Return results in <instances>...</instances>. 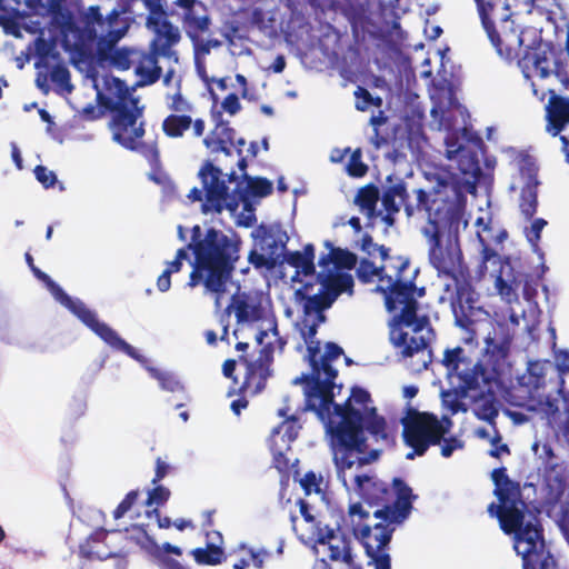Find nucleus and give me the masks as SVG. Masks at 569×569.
Here are the masks:
<instances>
[{
    "instance_id": "f257e3e1",
    "label": "nucleus",
    "mask_w": 569,
    "mask_h": 569,
    "mask_svg": "<svg viewBox=\"0 0 569 569\" xmlns=\"http://www.w3.org/2000/svg\"><path fill=\"white\" fill-rule=\"evenodd\" d=\"M417 193L418 210L425 211L428 218L422 233L429 246V262L439 276L456 280V292L451 298L455 323L466 332L463 340L471 343L477 340L479 323L489 315L476 306L477 293L472 286L458 281L462 266L459 232L468 226L465 219L467 197L458 183L448 181H440L432 192L419 189Z\"/></svg>"
},
{
    "instance_id": "f03ea898",
    "label": "nucleus",
    "mask_w": 569,
    "mask_h": 569,
    "mask_svg": "<svg viewBox=\"0 0 569 569\" xmlns=\"http://www.w3.org/2000/svg\"><path fill=\"white\" fill-rule=\"evenodd\" d=\"M353 480L361 501L349 506L348 517L352 532L362 543L376 569H391L387 548L395 526L402 523L410 516L417 496L408 483L398 477L392 479L391 485L375 475H357Z\"/></svg>"
},
{
    "instance_id": "7ed1b4c3",
    "label": "nucleus",
    "mask_w": 569,
    "mask_h": 569,
    "mask_svg": "<svg viewBox=\"0 0 569 569\" xmlns=\"http://www.w3.org/2000/svg\"><path fill=\"white\" fill-rule=\"evenodd\" d=\"M493 495L487 511L496 517L506 535L515 536V550L522 558V569H557V560L547 547L543 528L537 517L525 521L527 503L522 499L520 483L510 479L507 469L492 470Z\"/></svg>"
},
{
    "instance_id": "20e7f679",
    "label": "nucleus",
    "mask_w": 569,
    "mask_h": 569,
    "mask_svg": "<svg viewBox=\"0 0 569 569\" xmlns=\"http://www.w3.org/2000/svg\"><path fill=\"white\" fill-rule=\"evenodd\" d=\"M371 402L370 393L361 387H352L349 398L338 405L332 401L327 417H318L325 422L336 446L335 462L338 479L345 487L352 483L356 491L353 467L361 468L378 459L380 451H368L367 439L363 435V412Z\"/></svg>"
},
{
    "instance_id": "39448f33",
    "label": "nucleus",
    "mask_w": 569,
    "mask_h": 569,
    "mask_svg": "<svg viewBox=\"0 0 569 569\" xmlns=\"http://www.w3.org/2000/svg\"><path fill=\"white\" fill-rule=\"evenodd\" d=\"M397 260L395 277L381 278L375 291L382 293L388 312L398 311L393 318L395 321L413 330L411 336L405 331L392 336L393 345L401 348V353L406 358L427 350V360H423V368L427 369L431 361V350L428 349L429 338L421 335V331L429 326V319L427 316H418L419 303L415 296L419 270L411 268L409 259L398 258Z\"/></svg>"
},
{
    "instance_id": "423d86ee",
    "label": "nucleus",
    "mask_w": 569,
    "mask_h": 569,
    "mask_svg": "<svg viewBox=\"0 0 569 569\" xmlns=\"http://www.w3.org/2000/svg\"><path fill=\"white\" fill-rule=\"evenodd\" d=\"M192 271L189 286L203 284L206 290L217 295L216 307H220V295L226 291L228 281L240 259L241 240L231 238L213 227L204 233L199 224L191 229Z\"/></svg>"
},
{
    "instance_id": "0eeeda50",
    "label": "nucleus",
    "mask_w": 569,
    "mask_h": 569,
    "mask_svg": "<svg viewBox=\"0 0 569 569\" xmlns=\"http://www.w3.org/2000/svg\"><path fill=\"white\" fill-rule=\"evenodd\" d=\"M114 97L101 98V106L110 113L109 130L112 140L122 148L140 152L152 168L160 166V152L156 143H144L146 134L143 120L144 106L140 99L126 86L116 79Z\"/></svg>"
},
{
    "instance_id": "6e6552de",
    "label": "nucleus",
    "mask_w": 569,
    "mask_h": 569,
    "mask_svg": "<svg viewBox=\"0 0 569 569\" xmlns=\"http://www.w3.org/2000/svg\"><path fill=\"white\" fill-rule=\"evenodd\" d=\"M517 63L529 82L532 94L540 101L545 100L546 91H539L533 81L535 77L545 80L553 74L560 81L562 90H569L568 62L562 51L551 42L539 41L528 46Z\"/></svg>"
},
{
    "instance_id": "1a4fd4ad",
    "label": "nucleus",
    "mask_w": 569,
    "mask_h": 569,
    "mask_svg": "<svg viewBox=\"0 0 569 569\" xmlns=\"http://www.w3.org/2000/svg\"><path fill=\"white\" fill-rule=\"evenodd\" d=\"M172 4L179 11L172 10L171 14L180 18L182 28L192 43L196 61L222 46L219 39L211 36V17L208 7L201 0H174Z\"/></svg>"
},
{
    "instance_id": "9d476101",
    "label": "nucleus",
    "mask_w": 569,
    "mask_h": 569,
    "mask_svg": "<svg viewBox=\"0 0 569 569\" xmlns=\"http://www.w3.org/2000/svg\"><path fill=\"white\" fill-rule=\"evenodd\" d=\"M450 426L451 420L447 417L439 420L435 413L411 410L402 419L403 442L412 449L406 458L411 460L416 456H423L431 446L440 445Z\"/></svg>"
},
{
    "instance_id": "9b49d317",
    "label": "nucleus",
    "mask_w": 569,
    "mask_h": 569,
    "mask_svg": "<svg viewBox=\"0 0 569 569\" xmlns=\"http://www.w3.org/2000/svg\"><path fill=\"white\" fill-rule=\"evenodd\" d=\"M343 355V349L335 342H327L325 353L319 362V386L310 388L307 391V409L313 411L318 417H327L329 408L332 405L335 380L338 370L331 362Z\"/></svg>"
},
{
    "instance_id": "f8f14e48",
    "label": "nucleus",
    "mask_w": 569,
    "mask_h": 569,
    "mask_svg": "<svg viewBox=\"0 0 569 569\" xmlns=\"http://www.w3.org/2000/svg\"><path fill=\"white\" fill-rule=\"evenodd\" d=\"M153 32V39L150 43V51L137 49L134 58V72L140 77L141 84H153L156 83L161 74L162 69L158 64V58L160 56L170 58L172 47L176 46L180 39L179 28L173 26V38L170 40L167 38V28L149 29Z\"/></svg>"
},
{
    "instance_id": "ddd939ff",
    "label": "nucleus",
    "mask_w": 569,
    "mask_h": 569,
    "mask_svg": "<svg viewBox=\"0 0 569 569\" xmlns=\"http://www.w3.org/2000/svg\"><path fill=\"white\" fill-rule=\"evenodd\" d=\"M63 307L77 316L88 328L99 336L110 347L134 357V349L124 341L111 327L99 321L97 315L81 300L71 298L63 289L54 297Z\"/></svg>"
},
{
    "instance_id": "4468645a",
    "label": "nucleus",
    "mask_w": 569,
    "mask_h": 569,
    "mask_svg": "<svg viewBox=\"0 0 569 569\" xmlns=\"http://www.w3.org/2000/svg\"><path fill=\"white\" fill-rule=\"evenodd\" d=\"M202 189L192 188L188 194L191 201H201L203 191L206 192V201L212 210L221 212L228 198V187L221 179L222 172L211 161H206L198 173Z\"/></svg>"
},
{
    "instance_id": "2eb2a0df",
    "label": "nucleus",
    "mask_w": 569,
    "mask_h": 569,
    "mask_svg": "<svg viewBox=\"0 0 569 569\" xmlns=\"http://www.w3.org/2000/svg\"><path fill=\"white\" fill-rule=\"evenodd\" d=\"M549 100L545 108V130L551 137L569 136V98L560 96L555 89H548Z\"/></svg>"
},
{
    "instance_id": "dca6fc26",
    "label": "nucleus",
    "mask_w": 569,
    "mask_h": 569,
    "mask_svg": "<svg viewBox=\"0 0 569 569\" xmlns=\"http://www.w3.org/2000/svg\"><path fill=\"white\" fill-rule=\"evenodd\" d=\"M239 362L246 367L243 381L238 390L231 389L228 396L234 393L257 396L261 393L266 389L268 379L272 376V368L251 360L246 355L239 356Z\"/></svg>"
},
{
    "instance_id": "f3484780",
    "label": "nucleus",
    "mask_w": 569,
    "mask_h": 569,
    "mask_svg": "<svg viewBox=\"0 0 569 569\" xmlns=\"http://www.w3.org/2000/svg\"><path fill=\"white\" fill-rule=\"evenodd\" d=\"M481 383H483L481 380V371L476 370L469 375L465 373L462 380H458L457 387L441 392L443 406L447 407L452 415L466 412L467 406L462 400L468 397L469 391L479 389Z\"/></svg>"
},
{
    "instance_id": "a211bd4d",
    "label": "nucleus",
    "mask_w": 569,
    "mask_h": 569,
    "mask_svg": "<svg viewBox=\"0 0 569 569\" xmlns=\"http://www.w3.org/2000/svg\"><path fill=\"white\" fill-rule=\"evenodd\" d=\"M230 305L238 323L257 322L263 319L264 308L261 297L252 292H238L231 297Z\"/></svg>"
},
{
    "instance_id": "6ab92c4d",
    "label": "nucleus",
    "mask_w": 569,
    "mask_h": 569,
    "mask_svg": "<svg viewBox=\"0 0 569 569\" xmlns=\"http://www.w3.org/2000/svg\"><path fill=\"white\" fill-rule=\"evenodd\" d=\"M442 365L446 367L447 372L451 377H457L462 380V376L472 373L473 371H481L482 382H487V370L480 361L472 362L465 356V350L461 347L446 349L443 352Z\"/></svg>"
},
{
    "instance_id": "aec40b11",
    "label": "nucleus",
    "mask_w": 569,
    "mask_h": 569,
    "mask_svg": "<svg viewBox=\"0 0 569 569\" xmlns=\"http://www.w3.org/2000/svg\"><path fill=\"white\" fill-rule=\"evenodd\" d=\"M192 128L193 136L200 138L206 130V122L201 118L192 119L189 114L171 113L162 121V131L168 138L183 137L184 132Z\"/></svg>"
},
{
    "instance_id": "412c9836",
    "label": "nucleus",
    "mask_w": 569,
    "mask_h": 569,
    "mask_svg": "<svg viewBox=\"0 0 569 569\" xmlns=\"http://www.w3.org/2000/svg\"><path fill=\"white\" fill-rule=\"evenodd\" d=\"M317 542L328 546L330 560L353 565L350 541L345 536L337 535L333 529L327 528L325 531L319 529Z\"/></svg>"
},
{
    "instance_id": "4be33fe9",
    "label": "nucleus",
    "mask_w": 569,
    "mask_h": 569,
    "mask_svg": "<svg viewBox=\"0 0 569 569\" xmlns=\"http://www.w3.org/2000/svg\"><path fill=\"white\" fill-rule=\"evenodd\" d=\"M109 43L98 42L97 57L99 61H108L111 67L124 71L134 66L136 48H114Z\"/></svg>"
},
{
    "instance_id": "5701e85b",
    "label": "nucleus",
    "mask_w": 569,
    "mask_h": 569,
    "mask_svg": "<svg viewBox=\"0 0 569 569\" xmlns=\"http://www.w3.org/2000/svg\"><path fill=\"white\" fill-rule=\"evenodd\" d=\"M109 532L99 528L79 546V553L87 560H106L114 557L116 552L106 542Z\"/></svg>"
},
{
    "instance_id": "b1692460",
    "label": "nucleus",
    "mask_w": 569,
    "mask_h": 569,
    "mask_svg": "<svg viewBox=\"0 0 569 569\" xmlns=\"http://www.w3.org/2000/svg\"><path fill=\"white\" fill-rule=\"evenodd\" d=\"M234 136L236 130L229 126V122L221 120L203 139V143L212 153L222 152L226 156H231Z\"/></svg>"
},
{
    "instance_id": "393cba45",
    "label": "nucleus",
    "mask_w": 569,
    "mask_h": 569,
    "mask_svg": "<svg viewBox=\"0 0 569 569\" xmlns=\"http://www.w3.org/2000/svg\"><path fill=\"white\" fill-rule=\"evenodd\" d=\"M124 11L112 9L106 17V21L100 30L101 38L98 42L116 46L118 41L124 37L129 29L127 19L121 14Z\"/></svg>"
},
{
    "instance_id": "a878e982",
    "label": "nucleus",
    "mask_w": 569,
    "mask_h": 569,
    "mask_svg": "<svg viewBox=\"0 0 569 569\" xmlns=\"http://www.w3.org/2000/svg\"><path fill=\"white\" fill-rule=\"evenodd\" d=\"M307 343V359L311 368L310 373L302 375L295 380V383L305 385V396L307 391H310L311 387L319 386V362H320V349L321 343L319 340L313 339L311 341H305Z\"/></svg>"
},
{
    "instance_id": "bb28decb",
    "label": "nucleus",
    "mask_w": 569,
    "mask_h": 569,
    "mask_svg": "<svg viewBox=\"0 0 569 569\" xmlns=\"http://www.w3.org/2000/svg\"><path fill=\"white\" fill-rule=\"evenodd\" d=\"M325 247L329 249V253L319 259L320 266H327L329 262H332L338 269L351 270L356 268L358 263L356 253L348 249L336 248L329 240L325 241Z\"/></svg>"
},
{
    "instance_id": "cd10ccee",
    "label": "nucleus",
    "mask_w": 569,
    "mask_h": 569,
    "mask_svg": "<svg viewBox=\"0 0 569 569\" xmlns=\"http://www.w3.org/2000/svg\"><path fill=\"white\" fill-rule=\"evenodd\" d=\"M296 295L303 300V313L306 316L313 312L325 311L335 302L323 283H321V288L316 295H306L301 290H297Z\"/></svg>"
},
{
    "instance_id": "c85d7f7f",
    "label": "nucleus",
    "mask_w": 569,
    "mask_h": 569,
    "mask_svg": "<svg viewBox=\"0 0 569 569\" xmlns=\"http://www.w3.org/2000/svg\"><path fill=\"white\" fill-rule=\"evenodd\" d=\"M363 427L376 440H383L387 443L393 441V437L388 432L386 419L377 413L375 407L368 410L367 419H363Z\"/></svg>"
},
{
    "instance_id": "c756f323",
    "label": "nucleus",
    "mask_w": 569,
    "mask_h": 569,
    "mask_svg": "<svg viewBox=\"0 0 569 569\" xmlns=\"http://www.w3.org/2000/svg\"><path fill=\"white\" fill-rule=\"evenodd\" d=\"M379 197V188L373 183H369L358 190L355 202L368 217H372L376 213Z\"/></svg>"
},
{
    "instance_id": "7c9ffc66",
    "label": "nucleus",
    "mask_w": 569,
    "mask_h": 569,
    "mask_svg": "<svg viewBox=\"0 0 569 569\" xmlns=\"http://www.w3.org/2000/svg\"><path fill=\"white\" fill-rule=\"evenodd\" d=\"M278 415L280 417H286V419L273 429L272 436H281V439L289 447V445L298 438L301 425L296 416L287 417V411L284 409H280Z\"/></svg>"
},
{
    "instance_id": "2f4dec72",
    "label": "nucleus",
    "mask_w": 569,
    "mask_h": 569,
    "mask_svg": "<svg viewBox=\"0 0 569 569\" xmlns=\"http://www.w3.org/2000/svg\"><path fill=\"white\" fill-rule=\"evenodd\" d=\"M529 411L541 413L548 421H553L559 416L558 400L550 395L531 398L527 406Z\"/></svg>"
},
{
    "instance_id": "473e14b6",
    "label": "nucleus",
    "mask_w": 569,
    "mask_h": 569,
    "mask_svg": "<svg viewBox=\"0 0 569 569\" xmlns=\"http://www.w3.org/2000/svg\"><path fill=\"white\" fill-rule=\"evenodd\" d=\"M192 555L199 565L217 566L224 559L223 549L214 543H208L206 548H196Z\"/></svg>"
},
{
    "instance_id": "72a5a7b5",
    "label": "nucleus",
    "mask_w": 569,
    "mask_h": 569,
    "mask_svg": "<svg viewBox=\"0 0 569 569\" xmlns=\"http://www.w3.org/2000/svg\"><path fill=\"white\" fill-rule=\"evenodd\" d=\"M322 283L336 301L342 292H352L353 278L349 273H339L337 276L326 278Z\"/></svg>"
},
{
    "instance_id": "f704fd0d",
    "label": "nucleus",
    "mask_w": 569,
    "mask_h": 569,
    "mask_svg": "<svg viewBox=\"0 0 569 569\" xmlns=\"http://www.w3.org/2000/svg\"><path fill=\"white\" fill-rule=\"evenodd\" d=\"M385 269V266L377 267L372 261L363 258L356 269V276L362 283H371L376 278L378 279V283H380V279L387 277L383 274Z\"/></svg>"
},
{
    "instance_id": "c9c22d12",
    "label": "nucleus",
    "mask_w": 569,
    "mask_h": 569,
    "mask_svg": "<svg viewBox=\"0 0 569 569\" xmlns=\"http://www.w3.org/2000/svg\"><path fill=\"white\" fill-rule=\"evenodd\" d=\"M537 187L538 186L526 184L521 189L519 207L521 213L525 216L526 219H531L537 212Z\"/></svg>"
},
{
    "instance_id": "e433bc0d",
    "label": "nucleus",
    "mask_w": 569,
    "mask_h": 569,
    "mask_svg": "<svg viewBox=\"0 0 569 569\" xmlns=\"http://www.w3.org/2000/svg\"><path fill=\"white\" fill-rule=\"evenodd\" d=\"M260 250L264 251L268 256L274 257L276 266L282 263V258L286 253L283 250L286 249L284 242L282 240L276 239L272 234L266 233L260 240Z\"/></svg>"
},
{
    "instance_id": "4c0bfd02",
    "label": "nucleus",
    "mask_w": 569,
    "mask_h": 569,
    "mask_svg": "<svg viewBox=\"0 0 569 569\" xmlns=\"http://www.w3.org/2000/svg\"><path fill=\"white\" fill-rule=\"evenodd\" d=\"M247 180V190L252 197L264 198L272 193V182L263 177H249L247 173L243 174Z\"/></svg>"
},
{
    "instance_id": "58836bf2",
    "label": "nucleus",
    "mask_w": 569,
    "mask_h": 569,
    "mask_svg": "<svg viewBox=\"0 0 569 569\" xmlns=\"http://www.w3.org/2000/svg\"><path fill=\"white\" fill-rule=\"evenodd\" d=\"M518 168H519L520 174L527 179L526 184H533V186L539 184V181H538L539 168L536 163V159L532 156H530L528 153L520 154L519 160H518Z\"/></svg>"
},
{
    "instance_id": "ea45409f",
    "label": "nucleus",
    "mask_w": 569,
    "mask_h": 569,
    "mask_svg": "<svg viewBox=\"0 0 569 569\" xmlns=\"http://www.w3.org/2000/svg\"><path fill=\"white\" fill-rule=\"evenodd\" d=\"M283 262L296 268L297 273H302L303 276H312L316 271L315 262H309L300 251L286 253L282 258Z\"/></svg>"
},
{
    "instance_id": "a19ab883",
    "label": "nucleus",
    "mask_w": 569,
    "mask_h": 569,
    "mask_svg": "<svg viewBox=\"0 0 569 569\" xmlns=\"http://www.w3.org/2000/svg\"><path fill=\"white\" fill-rule=\"evenodd\" d=\"M143 532V542H141V547L153 556H159L160 550H163L166 553H172L176 556H181L182 551L178 546H173L170 542H164L160 548L157 541L150 537L142 526L138 527Z\"/></svg>"
},
{
    "instance_id": "79ce46f5",
    "label": "nucleus",
    "mask_w": 569,
    "mask_h": 569,
    "mask_svg": "<svg viewBox=\"0 0 569 569\" xmlns=\"http://www.w3.org/2000/svg\"><path fill=\"white\" fill-rule=\"evenodd\" d=\"M389 188H390L391 192L393 193V196L396 198H399L400 204L403 207L405 212L408 217H412L416 211L420 212L418 210V202L416 203V206H413L409 201L410 197H409V193L407 190V184L405 181L399 180L397 183L389 186ZM418 190L419 189H417L415 192H417ZM416 196L418 197V193H416Z\"/></svg>"
},
{
    "instance_id": "37998d69",
    "label": "nucleus",
    "mask_w": 569,
    "mask_h": 569,
    "mask_svg": "<svg viewBox=\"0 0 569 569\" xmlns=\"http://www.w3.org/2000/svg\"><path fill=\"white\" fill-rule=\"evenodd\" d=\"M511 341L512 337L508 332L500 341L496 337L488 336L486 338V349L497 358L505 359L509 353Z\"/></svg>"
},
{
    "instance_id": "c03bdc74",
    "label": "nucleus",
    "mask_w": 569,
    "mask_h": 569,
    "mask_svg": "<svg viewBox=\"0 0 569 569\" xmlns=\"http://www.w3.org/2000/svg\"><path fill=\"white\" fill-rule=\"evenodd\" d=\"M490 230L488 224H485L482 230L477 231L478 240L481 244V263L480 268L487 270V263L492 261L493 263L498 262L499 256L495 249H492L487 239L482 236L483 231Z\"/></svg>"
},
{
    "instance_id": "a18cd8bd",
    "label": "nucleus",
    "mask_w": 569,
    "mask_h": 569,
    "mask_svg": "<svg viewBox=\"0 0 569 569\" xmlns=\"http://www.w3.org/2000/svg\"><path fill=\"white\" fill-rule=\"evenodd\" d=\"M267 337L268 332L266 330H260L257 333L256 340L259 345H262V348L259 350L258 358L254 360L271 368L273 362L274 346L272 342L263 343V340Z\"/></svg>"
},
{
    "instance_id": "49530a36",
    "label": "nucleus",
    "mask_w": 569,
    "mask_h": 569,
    "mask_svg": "<svg viewBox=\"0 0 569 569\" xmlns=\"http://www.w3.org/2000/svg\"><path fill=\"white\" fill-rule=\"evenodd\" d=\"M50 80L62 90L70 92L72 89L70 83V71L62 63H58L52 67L50 71Z\"/></svg>"
},
{
    "instance_id": "de8ad7c7",
    "label": "nucleus",
    "mask_w": 569,
    "mask_h": 569,
    "mask_svg": "<svg viewBox=\"0 0 569 569\" xmlns=\"http://www.w3.org/2000/svg\"><path fill=\"white\" fill-rule=\"evenodd\" d=\"M248 260L256 269L273 270L277 267L274 257L268 256L264 251L251 250Z\"/></svg>"
},
{
    "instance_id": "09e8293b",
    "label": "nucleus",
    "mask_w": 569,
    "mask_h": 569,
    "mask_svg": "<svg viewBox=\"0 0 569 569\" xmlns=\"http://www.w3.org/2000/svg\"><path fill=\"white\" fill-rule=\"evenodd\" d=\"M139 497L140 491L138 489L129 491L113 510V518L116 520L121 519L138 502Z\"/></svg>"
},
{
    "instance_id": "8fccbe9b",
    "label": "nucleus",
    "mask_w": 569,
    "mask_h": 569,
    "mask_svg": "<svg viewBox=\"0 0 569 569\" xmlns=\"http://www.w3.org/2000/svg\"><path fill=\"white\" fill-rule=\"evenodd\" d=\"M493 429V436L490 438V445L491 448L488 451V455L492 458L499 459L501 456L507 455L509 456L511 453L510 448L507 443H502V436L497 429V427Z\"/></svg>"
},
{
    "instance_id": "3c124183",
    "label": "nucleus",
    "mask_w": 569,
    "mask_h": 569,
    "mask_svg": "<svg viewBox=\"0 0 569 569\" xmlns=\"http://www.w3.org/2000/svg\"><path fill=\"white\" fill-rule=\"evenodd\" d=\"M368 171V166L361 160V151L357 149L350 157L347 164V172L355 178L363 177Z\"/></svg>"
},
{
    "instance_id": "603ef678",
    "label": "nucleus",
    "mask_w": 569,
    "mask_h": 569,
    "mask_svg": "<svg viewBox=\"0 0 569 569\" xmlns=\"http://www.w3.org/2000/svg\"><path fill=\"white\" fill-rule=\"evenodd\" d=\"M498 409L491 401H485L479 405L476 409V416L478 419L488 422L492 428L496 426V418L498 417Z\"/></svg>"
},
{
    "instance_id": "864d4df0",
    "label": "nucleus",
    "mask_w": 569,
    "mask_h": 569,
    "mask_svg": "<svg viewBox=\"0 0 569 569\" xmlns=\"http://www.w3.org/2000/svg\"><path fill=\"white\" fill-rule=\"evenodd\" d=\"M170 498V490L163 486L154 485V488L148 491V498L144 502L146 506H162Z\"/></svg>"
},
{
    "instance_id": "5fc2aeb1",
    "label": "nucleus",
    "mask_w": 569,
    "mask_h": 569,
    "mask_svg": "<svg viewBox=\"0 0 569 569\" xmlns=\"http://www.w3.org/2000/svg\"><path fill=\"white\" fill-rule=\"evenodd\" d=\"M322 481V477L317 475L315 471H308L301 479L300 486L303 489L306 495H310L311 492L319 493L321 491L320 483Z\"/></svg>"
},
{
    "instance_id": "6e6d98bb",
    "label": "nucleus",
    "mask_w": 569,
    "mask_h": 569,
    "mask_svg": "<svg viewBox=\"0 0 569 569\" xmlns=\"http://www.w3.org/2000/svg\"><path fill=\"white\" fill-rule=\"evenodd\" d=\"M36 179L43 186V188L48 189L54 186L57 182V176L53 171L49 170L47 167L38 164L34 170Z\"/></svg>"
},
{
    "instance_id": "4d7b16f0",
    "label": "nucleus",
    "mask_w": 569,
    "mask_h": 569,
    "mask_svg": "<svg viewBox=\"0 0 569 569\" xmlns=\"http://www.w3.org/2000/svg\"><path fill=\"white\" fill-rule=\"evenodd\" d=\"M169 109L177 114H187V112L192 110V104L182 97L180 91H178L172 96Z\"/></svg>"
},
{
    "instance_id": "13d9d810",
    "label": "nucleus",
    "mask_w": 569,
    "mask_h": 569,
    "mask_svg": "<svg viewBox=\"0 0 569 569\" xmlns=\"http://www.w3.org/2000/svg\"><path fill=\"white\" fill-rule=\"evenodd\" d=\"M356 109L359 111H366L372 102V94L363 87H357L355 91Z\"/></svg>"
},
{
    "instance_id": "bf43d9fd",
    "label": "nucleus",
    "mask_w": 569,
    "mask_h": 569,
    "mask_svg": "<svg viewBox=\"0 0 569 569\" xmlns=\"http://www.w3.org/2000/svg\"><path fill=\"white\" fill-rule=\"evenodd\" d=\"M30 269L32 270L33 274L46 284L53 298L62 290L58 283H56L46 272L41 271L36 266Z\"/></svg>"
},
{
    "instance_id": "052dcab7",
    "label": "nucleus",
    "mask_w": 569,
    "mask_h": 569,
    "mask_svg": "<svg viewBox=\"0 0 569 569\" xmlns=\"http://www.w3.org/2000/svg\"><path fill=\"white\" fill-rule=\"evenodd\" d=\"M555 363L558 372L565 375L569 372V350L560 349L555 351Z\"/></svg>"
},
{
    "instance_id": "680f3d73",
    "label": "nucleus",
    "mask_w": 569,
    "mask_h": 569,
    "mask_svg": "<svg viewBox=\"0 0 569 569\" xmlns=\"http://www.w3.org/2000/svg\"><path fill=\"white\" fill-rule=\"evenodd\" d=\"M547 224V221L542 218H537L532 221L527 238L531 243H537L540 240L541 231Z\"/></svg>"
},
{
    "instance_id": "e2e57ef3",
    "label": "nucleus",
    "mask_w": 569,
    "mask_h": 569,
    "mask_svg": "<svg viewBox=\"0 0 569 569\" xmlns=\"http://www.w3.org/2000/svg\"><path fill=\"white\" fill-rule=\"evenodd\" d=\"M106 21V17L102 16L100 7L91 6L87 12V23L88 26L92 24L98 27L99 31L101 30L103 23Z\"/></svg>"
},
{
    "instance_id": "0e129e2a",
    "label": "nucleus",
    "mask_w": 569,
    "mask_h": 569,
    "mask_svg": "<svg viewBox=\"0 0 569 569\" xmlns=\"http://www.w3.org/2000/svg\"><path fill=\"white\" fill-rule=\"evenodd\" d=\"M441 441H443L441 446V455L445 458H449L456 449H460L463 446L462 441H460L456 437H443Z\"/></svg>"
},
{
    "instance_id": "69168bd1",
    "label": "nucleus",
    "mask_w": 569,
    "mask_h": 569,
    "mask_svg": "<svg viewBox=\"0 0 569 569\" xmlns=\"http://www.w3.org/2000/svg\"><path fill=\"white\" fill-rule=\"evenodd\" d=\"M171 470V466L162 460L160 457L156 459L154 477L151 480L152 485L159 483Z\"/></svg>"
},
{
    "instance_id": "338daca9",
    "label": "nucleus",
    "mask_w": 569,
    "mask_h": 569,
    "mask_svg": "<svg viewBox=\"0 0 569 569\" xmlns=\"http://www.w3.org/2000/svg\"><path fill=\"white\" fill-rule=\"evenodd\" d=\"M222 108L231 116L238 113L241 110L238 96L236 93H229L222 101Z\"/></svg>"
},
{
    "instance_id": "774afa93",
    "label": "nucleus",
    "mask_w": 569,
    "mask_h": 569,
    "mask_svg": "<svg viewBox=\"0 0 569 569\" xmlns=\"http://www.w3.org/2000/svg\"><path fill=\"white\" fill-rule=\"evenodd\" d=\"M382 207L387 212H399L400 204L396 202V197L391 192L390 188L388 187L381 198Z\"/></svg>"
}]
</instances>
